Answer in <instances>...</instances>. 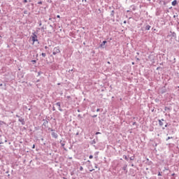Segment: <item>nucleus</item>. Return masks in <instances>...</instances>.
<instances>
[{"label": "nucleus", "mask_w": 179, "mask_h": 179, "mask_svg": "<svg viewBox=\"0 0 179 179\" xmlns=\"http://www.w3.org/2000/svg\"><path fill=\"white\" fill-rule=\"evenodd\" d=\"M8 142V140L6 139V137L5 136H3L0 141V144L2 145L4 143H6Z\"/></svg>", "instance_id": "obj_4"}, {"label": "nucleus", "mask_w": 179, "mask_h": 179, "mask_svg": "<svg viewBox=\"0 0 179 179\" xmlns=\"http://www.w3.org/2000/svg\"><path fill=\"white\" fill-rule=\"evenodd\" d=\"M49 20H51V18H49Z\"/></svg>", "instance_id": "obj_58"}, {"label": "nucleus", "mask_w": 179, "mask_h": 179, "mask_svg": "<svg viewBox=\"0 0 179 179\" xmlns=\"http://www.w3.org/2000/svg\"><path fill=\"white\" fill-rule=\"evenodd\" d=\"M41 21H40V22H39V26H41Z\"/></svg>", "instance_id": "obj_41"}, {"label": "nucleus", "mask_w": 179, "mask_h": 179, "mask_svg": "<svg viewBox=\"0 0 179 179\" xmlns=\"http://www.w3.org/2000/svg\"><path fill=\"white\" fill-rule=\"evenodd\" d=\"M164 111H171V107H167L166 106L164 108Z\"/></svg>", "instance_id": "obj_9"}, {"label": "nucleus", "mask_w": 179, "mask_h": 179, "mask_svg": "<svg viewBox=\"0 0 179 179\" xmlns=\"http://www.w3.org/2000/svg\"><path fill=\"white\" fill-rule=\"evenodd\" d=\"M158 176H162V173H160V172H159Z\"/></svg>", "instance_id": "obj_40"}, {"label": "nucleus", "mask_w": 179, "mask_h": 179, "mask_svg": "<svg viewBox=\"0 0 179 179\" xmlns=\"http://www.w3.org/2000/svg\"><path fill=\"white\" fill-rule=\"evenodd\" d=\"M72 71H73V69L69 70V72H72Z\"/></svg>", "instance_id": "obj_43"}, {"label": "nucleus", "mask_w": 179, "mask_h": 179, "mask_svg": "<svg viewBox=\"0 0 179 179\" xmlns=\"http://www.w3.org/2000/svg\"><path fill=\"white\" fill-rule=\"evenodd\" d=\"M135 159V157H131L130 160H134Z\"/></svg>", "instance_id": "obj_21"}, {"label": "nucleus", "mask_w": 179, "mask_h": 179, "mask_svg": "<svg viewBox=\"0 0 179 179\" xmlns=\"http://www.w3.org/2000/svg\"><path fill=\"white\" fill-rule=\"evenodd\" d=\"M87 162H88V163H90V160H88Z\"/></svg>", "instance_id": "obj_52"}, {"label": "nucleus", "mask_w": 179, "mask_h": 179, "mask_svg": "<svg viewBox=\"0 0 179 179\" xmlns=\"http://www.w3.org/2000/svg\"><path fill=\"white\" fill-rule=\"evenodd\" d=\"M43 127H44L45 129L48 128V120L43 119Z\"/></svg>", "instance_id": "obj_3"}, {"label": "nucleus", "mask_w": 179, "mask_h": 179, "mask_svg": "<svg viewBox=\"0 0 179 179\" xmlns=\"http://www.w3.org/2000/svg\"><path fill=\"white\" fill-rule=\"evenodd\" d=\"M38 30H40V28H38Z\"/></svg>", "instance_id": "obj_61"}, {"label": "nucleus", "mask_w": 179, "mask_h": 179, "mask_svg": "<svg viewBox=\"0 0 179 179\" xmlns=\"http://www.w3.org/2000/svg\"><path fill=\"white\" fill-rule=\"evenodd\" d=\"M123 159H124V160H127L128 162V157H127V155H123Z\"/></svg>", "instance_id": "obj_16"}, {"label": "nucleus", "mask_w": 179, "mask_h": 179, "mask_svg": "<svg viewBox=\"0 0 179 179\" xmlns=\"http://www.w3.org/2000/svg\"><path fill=\"white\" fill-rule=\"evenodd\" d=\"M31 39L33 43L38 42V37L37 36V33L34 32L32 33Z\"/></svg>", "instance_id": "obj_1"}, {"label": "nucleus", "mask_w": 179, "mask_h": 179, "mask_svg": "<svg viewBox=\"0 0 179 179\" xmlns=\"http://www.w3.org/2000/svg\"><path fill=\"white\" fill-rule=\"evenodd\" d=\"M127 12H129V10H128Z\"/></svg>", "instance_id": "obj_60"}, {"label": "nucleus", "mask_w": 179, "mask_h": 179, "mask_svg": "<svg viewBox=\"0 0 179 179\" xmlns=\"http://www.w3.org/2000/svg\"><path fill=\"white\" fill-rule=\"evenodd\" d=\"M145 30H150V25H149V24L146 25Z\"/></svg>", "instance_id": "obj_13"}, {"label": "nucleus", "mask_w": 179, "mask_h": 179, "mask_svg": "<svg viewBox=\"0 0 179 179\" xmlns=\"http://www.w3.org/2000/svg\"><path fill=\"white\" fill-rule=\"evenodd\" d=\"M157 16L159 15V13H156Z\"/></svg>", "instance_id": "obj_56"}, {"label": "nucleus", "mask_w": 179, "mask_h": 179, "mask_svg": "<svg viewBox=\"0 0 179 179\" xmlns=\"http://www.w3.org/2000/svg\"><path fill=\"white\" fill-rule=\"evenodd\" d=\"M32 64H36V60H31Z\"/></svg>", "instance_id": "obj_23"}, {"label": "nucleus", "mask_w": 179, "mask_h": 179, "mask_svg": "<svg viewBox=\"0 0 179 179\" xmlns=\"http://www.w3.org/2000/svg\"><path fill=\"white\" fill-rule=\"evenodd\" d=\"M76 135H79V133H77Z\"/></svg>", "instance_id": "obj_54"}, {"label": "nucleus", "mask_w": 179, "mask_h": 179, "mask_svg": "<svg viewBox=\"0 0 179 179\" xmlns=\"http://www.w3.org/2000/svg\"><path fill=\"white\" fill-rule=\"evenodd\" d=\"M41 30H44V27H42L41 28Z\"/></svg>", "instance_id": "obj_36"}, {"label": "nucleus", "mask_w": 179, "mask_h": 179, "mask_svg": "<svg viewBox=\"0 0 179 179\" xmlns=\"http://www.w3.org/2000/svg\"><path fill=\"white\" fill-rule=\"evenodd\" d=\"M59 52H61V50H59V46L53 48L52 55H57V54H59Z\"/></svg>", "instance_id": "obj_2"}, {"label": "nucleus", "mask_w": 179, "mask_h": 179, "mask_svg": "<svg viewBox=\"0 0 179 179\" xmlns=\"http://www.w3.org/2000/svg\"><path fill=\"white\" fill-rule=\"evenodd\" d=\"M60 145L62 146L64 150H66V148L64 147L65 146V141H60Z\"/></svg>", "instance_id": "obj_7"}, {"label": "nucleus", "mask_w": 179, "mask_h": 179, "mask_svg": "<svg viewBox=\"0 0 179 179\" xmlns=\"http://www.w3.org/2000/svg\"><path fill=\"white\" fill-rule=\"evenodd\" d=\"M96 169H97V165H95Z\"/></svg>", "instance_id": "obj_49"}, {"label": "nucleus", "mask_w": 179, "mask_h": 179, "mask_svg": "<svg viewBox=\"0 0 179 179\" xmlns=\"http://www.w3.org/2000/svg\"><path fill=\"white\" fill-rule=\"evenodd\" d=\"M24 3H27V0H24Z\"/></svg>", "instance_id": "obj_28"}, {"label": "nucleus", "mask_w": 179, "mask_h": 179, "mask_svg": "<svg viewBox=\"0 0 179 179\" xmlns=\"http://www.w3.org/2000/svg\"><path fill=\"white\" fill-rule=\"evenodd\" d=\"M107 41H103L102 42V43L101 44V47H103V45H105L106 44Z\"/></svg>", "instance_id": "obj_14"}, {"label": "nucleus", "mask_w": 179, "mask_h": 179, "mask_svg": "<svg viewBox=\"0 0 179 179\" xmlns=\"http://www.w3.org/2000/svg\"><path fill=\"white\" fill-rule=\"evenodd\" d=\"M19 122H21L22 125H24V124H26V122H24V118L23 117H20L18 120Z\"/></svg>", "instance_id": "obj_6"}, {"label": "nucleus", "mask_w": 179, "mask_h": 179, "mask_svg": "<svg viewBox=\"0 0 179 179\" xmlns=\"http://www.w3.org/2000/svg\"><path fill=\"white\" fill-rule=\"evenodd\" d=\"M36 148V145H33V146H32V149H35Z\"/></svg>", "instance_id": "obj_26"}, {"label": "nucleus", "mask_w": 179, "mask_h": 179, "mask_svg": "<svg viewBox=\"0 0 179 179\" xmlns=\"http://www.w3.org/2000/svg\"><path fill=\"white\" fill-rule=\"evenodd\" d=\"M136 59H137V61H139V58H137Z\"/></svg>", "instance_id": "obj_50"}, {"label": "nucleus", "mask_w": 179, "mask_h": 179, "mask_svg": "<svg viewBox=\"0 0 179 179\" xmlns=\"http://www.w3.org/2000/svg\"><path fill=\"white\" fill-rule=\"evenodd\" d=\"M57 17H58V19H59V17H61V16H59V15H57Z\"/></svg>", "instance_id": "obj_35"}, {"label": "nucleus", "mask_w": 179, "mask_h": 179, "mask_svg": "<svg viewBox=\"0 0 179 179\" xmlns=\"http://www.w3.org/2000/svg\"><path fill=\"white\" fill-rule=\"evenodd\" d=\"M160 121H162L163 122V121H164V119H162V120H160Z\"/></svg>", "instance_id": "obj_42"}, {"label": "nucleus", "mask_w": 179, "mask_h": 179, "mask_svg": "<svg viewBox=\"0 0 179 179\" xmlns=\"http://www.w3.org/2000/svg\"><path fill=\"white\" fill-rule=\"evenodd\" d=\"M24 13L26 15V14H27V10H24Z\"/></svg>", "instance_id": "obj_30"}, {"label": "nucleus", "mask_w": 179, "mask_h": 179, "mask_svg": "<svg viewBox=\"0 0 179 179\" xmlns=\"http://www.w3.org/2000/svg\"><path fill=\"white\" fill-rule=\"evenodd\" d=\"M176 176V173H172V176Z\"/></svg>", "instance_id": "obj_44"}, {"label": "nucleus", "mask_w": 179, "mask_h": 179, "mask_svg": "<svg viewBox=\"0 0 179 179\" xmlns=\"http://www.w3.org/2000/svg\"><path fill=\"white\" fill-rule=\"evenodd\" d=\"M6 173V174H8V173H9V171H7Z\"/></svg>", "instance_id": "obj_47"}, {"label": "nucleus", "mask_w": 179, "mask_h": 179, "mask_svg": "<svg viewBox=\"0 0 179 179\" xmlns=\"http://www.w3.org/2000/svg\"><path fill=\"white\" fill-rule=\"evenodd\" d=\"M134 164H131V167H134Z\"/></svg>", "instance_id": "obj_46"}, {"label": "nucleus", "mask_w": 179, "mask_h": 179, "mask_svg": "<svg viewBox=\"0 0 179 179\" xmlns=\"http://www.w3.org/2000/svg\"><path fill=\"white\" fill-rule=\"evenodd\" d=\"M78 113H80V110H78Z\"/></svg>", "instance_id": "obj_48"}, {"label": "nucleus", "mask_w": 179, "mask_h": 179, "mask_svg": "<svg viewBox=\"0 0 179 179\" xmlns=\"http://www.w3.org/2000/svg\"><path fill=\"white\" fill-rule=\"evenodd\" d=\"M41 55L42 57H43V58H45L47 55L45 53H42Z\"/></svg>", "instance_id": "obj_17"}, {"label": "nucleus", "mask_w": 179, "mask_h": 179, "mask_svg": "<svg viewBox=\"0 0 179 179\" xmlns=\"http://www.w3.org/2000/svg\"><path fill=\"white\" fill-rule=\"evenodd\" d=\"M39 5H41V3H43L41 1H39L38 3Z\"/></svg>", "instance_id": "obj_39"}, {"label": "nucleus", "mask_w": 179, "mask_h": 179, "mask_svg": "<svg viewBox=\"0 0 179 179\" xmlns=\"http://www.w3.org/2000/svg\"><path fill=\"white\" fill-rule=\"evenodd\" d=\"M56 106H57V107H59V111H63L62 108H61V103L60 102H57L56 103Z\"/></svg>", "instance_id": "obj_8"}, {"label": "nucleus", "mask_w": 179, "mask_h": 179, "mask_svg": "<svg viewBox=\"0 0 179 179\" xmlns=\"http://www.w3.org/2000/svg\"><path fill=\"white\" fill-rule=\"evenodd\" d=\"M169 139H173V137H168V138H166V141H169Z\"/></svg>", "instance_id": "obj_22"}, {"label": "nucleus", "mask_w": 179, "mask_h": 179, "mask_svg": "<svg viewBox=\"0 0 179 179\" xmlns=\"http://www.w3.org/2000/svg\"><path fill=\"white\" fill-rule=\"evenodd\" d=\"M96 117H97V115H92V118H96Z\"/></svg>", "instance_id": "obj_25"}, {"label": "nucleus", "mask_w": 179, "mask_h": 179, "mask_svg": "<svg viewBox=\"0 0 179 179\" xmlns=\"http://www.w3.org/2000/svg\"><path fill=\"white\" fill-rule=\"evenodd\" d=\"M70 159H72V157H70Z\"/></svg>", "instance_id": "obj_64"}, {"label": "nucleus", "mask_w": 179, "mask_h": 179, "mask_svg": "<svg viewBox=\"0 0 179 179\" xmlns=\"http://www.w3.org/2000/svg\"><path fill=\"white\" fill-rule=\"evenodd\" d=\"M64 179H68V178H63Z\"/></svg>", "instance_id": "obj_53"}, {"label": "nucleus", "mask_w": 179, "mask_h": 179, "mask_svg": "<svg viewBox=\"0 0 179 179\" xmlns=\"http://www.w3.org/2000/svg\"><path fill=\"white\" fill-rule=\"evenodd\" d=\"M134 125H135V122L134 123Z\"/></svg>", "instance_id": "obj_62"}, {"label": "nucleus", "mask_w": 179, "mask_h": 179, "mask_svg": "<svg viewBox=\"0 0 179 179\" xmlns=\"http://www.w3.org/2000/svg\"><path fill=\"white\" fill-rule=\"evenodd\" d=\"M114 13H115V11H114V10H113L111 11V13H110V16H111L112 17H114Z\"/></svg>", "instance_id": "obj_15"}, {"label": "nucleus", "mask_w": 179, "mask_h": 179, "mask_svg": "<svg viewBox=\"0 0 179 179\" xmlns=\"http://www.w3.org/2000/svg\"><path fill=\"white\" fill-rule=\"evenodd\" d=\"M122 170H127V166H123Z\"/></svg>", "instance_id": "obj_19"}, {"label": "nucleus", "mask_w": 179, "mask_h": 179, "mask_svg": "<svg viewBox=\"0 0 179 179\" xmlns=\"http://www.w3.org/2000/svg\"><path fill=\"white\" fill-rule=\"evenodd\" d=\"M2 122V124H3V122Z\"/></svg>", "instance_id": "obj_63"}, {"label": "nucleus", "mask_w": 179, "mask_h": 179, "mask_svg": "<svg viewBox=\"0 0 179 179\" xmlns=\"http://www.w3.org/2000/svg\"><path fill=\"white\" fill-rule=\"evenodd\" d=\"M176 5H177V0H174L173 1H172L173 6H176Z\"/></svg>", "instance_id": "obj_12"}, {"label": "nucleus", "mask_w": 179, "mask_h": 179, "mask_svg": "<svg viewBox=\"0 0 179 179\" xmlns=\"http://www.w3.org/2000/svg\"><path fill=\"white\" fill-rule=\"evenodd\" d=\"M162 129H165V128H164V127H163V128H162Z\"/></svg>", "instance_id": "obj_57"}, {"label": "nucleus", "mask_w": 179, "mask_h": 179, "mask_svg": "<svg viewBox=\"0 0 179 179\" xmlns=\"http://www.w3.org/2000/svg\"><path fill=\"white\" fill-rule=\"evenodd\" d=\"M101 134V133L97 131V132L95 133V135H100Z\"/></svg>", "instance_id": "obj_20"}, {"label": "nucleus", "mask_w": 179, "mask_h": 179, "mask_svg": "<svg viewBox=\"0 0 179 179\" xmlns=\"http://www.w3.org/2000/svg\"><path fill=\"white\" fill-rule=\"evenodd\" d=\"M40 75H41V73L38 72V76H40Z\"/></svg>", "instance_id": "obj_34"}, {"label": "nucleus", "mask_w": 179, "mask_h": 179, "mask_svg": "<svg viewBox=\"0 0 179 179\" xmlns=\"http://www.w3.org/2000/svg\"><path fill=\"white\" fill-rule=\"evenodd\" d=\"M48 48V46H45V50H47Z\"/></svg>", "instance_id": "obj_37"}, {"label": "nucleus", "mask_w": 179, "mask_h": 179, "mask_svg": "<svg viewBox=\"0 0 179 179\" xmlns=\"http://www.w3.org/2000/svg\"><path fill=\"white\" fill-rule=\"evenodd\" d=\"M99 111H100V108L96 109V112L99 113Z\"/></svg>", "instance_id": "obj_31"}, {"label": "nucleus", "mask_w": 179, "mask_h": 179, "mask_svg": "<svg viewBox=\"0 0 179 179\" xmlns=\"http://www.w3.org/2000/svg\"><path fill=\"white\" fill-rule=\"evenodd\" d=\"M52 138H55V139H57L58 138V134L55 133V131H52L51 134Z\"/></svg>", "instance_id": "obj_5"}, {"label": "nucleus", "mask_w": 179, "mask_h": 179, "mask_svg": "<svg viewBox=\"0 0 179 179\" xmlns=\"http://www.w3.org/2000/svg\"><path fill=\"white\" fill-rule=\"evenodd\" d=\"M48 130H49V131H51L52 132H54V131H55V129H51V128H48Z\"/></svg>", "instance_id": "obj_18"}, {"label": "nucleus", "mask_w": 179, "mask_h": 179, "mask_svg": "<svg viewBox=\"0 0 179 179\" xmlns=\"http://www.w3.org/2000/svg\"><path fill=\"white\" fill-rule=\"evenodd\" d=\"M52 110L55 111V107H54V106L52 107Z\"/></svg>", "instance_id": "obj_32"}, {"label": "nucleus", "mask_w": 179, "mask_h": 179, "mask_svg": "<svg viewBox=\"0 0 179 179\" xmlns=\"http://www.w3.org/2000/svg\"><path fill=\"white\" fill-rule=\"evenodd\" d=\"M168 125H169V124H168V123H166V124H165V128H167Z\"/></svg>", "instance_id": "obj_29"}, {"label": "nucleus", "mask_w": 179, "mask_h": 179, "mask_svg": "<svg viewBox=\"0 0 179 179\" xmlns=\"http://www.w3.org/2000/svg\"><path fill=\"white\" fill-rule=\"evenodd\" d=\"M80 170H83V167L81 166V167H80Z\"/></svg>", "instance_id": "obj_45"}, {"label": "nucleus", "mask_w": 179, "mask_h": 179, "mask_svg": "<svg viewBox=\"0 0 179 179\" xmlns=\"http://www.w3.org/2000/svg\"><path fill=\"white\" fill-rule=\"evenodd\" d=\"M96 143H97V142L96 141V140H92L91 142H90V144L91 145H96Z\"/></svg>", "instance_id": "obj_11"}, {"label": "nucleus", "mask_w": 179, "mask_h": 179, "mask_svg": "<svg viewBox=\"0 0 179 179\" xmlns=\"http://www.w3.org/2000/svg\"><path fill=\"white\" fill-rule=\"evenodd\" d=\"M90 159H93V155H90Z\"/></svg>", "instance_id": "obj_27"}, {"label": "nucleus", "mask_w": 179, "mask_h": 179, "mask_svg": "<svg viewBox=\"0 0 179 179\" xmlns=\"http://www.w3.org/2000/svg\"><path fill=\"white\" fill-rule=\"evenodd\" d=\"M78 118H82V115L80 114L78 115Z\"/></svg>", "instance_id": "obj_24"}, {"label": "nucleus", "mask_w": 179, "mask_h": 179, "mask_svg": "<svg viewBox=\"0 0 179 179\" xmlns=\"http://www.w3.org/2000/svg\"><path fill=\"white\" fill-rule=\"evenodd\" d=\"M16 117H17V118H20V116L19 115H16Z\"/></svg>", "instance_id": "obj_33"}, {"label": "nucleus", "mask_w": 179, "mask_h": 179, "mask_svg": "<svg viewBox=\"0 0 179 179\" xmlns=\"http://www.w3.org/2000/svg\"><path fill=\"white\" fill-rule=\"evenodd\" d=\"M158 122H159V127H163V125L164 124L163 123V122H162V120H158Z\"/></svg>", "instance_id": "obj_10"}, {"label": "nucleus", "mask_w": 179, "mask_h": 179, "mask_svg": "<svg viewBox=\"0 0 179 179\" xmlns=\"http://www.w3.org/2000/svg\"><path fill=\"white\" fill-rule=\"evenodd\" d=\"M176 36V33H173V36L174 37Z\"/></svg>", "instance_id": "obj_38"}, {"label": "nucleus", "mask_w": 179, "mask_h": 179, "mask_svg": "<svg viewBox=\"0 0 179 179\" xmlns=\"http://www.w3.org/2000/svg\"><path fill=\"white\" fill-rule=\"evenodd\" d=\"M124 23H127V21H124Z\"/></svg>", "instance_id": "obj_51"}, {"label": "nucleus", "mask_w": 179, "mask_h": 179, "mask_svg": "<svg viewBox=\"0 0 179 179\" xmlns=\"http://www.w3.org/2000/svg\"><path fill=\"white\" fill-rule=\"evenodd\" d=\"M9 176H10V175L8 174V177H9Z\"/></svg>", "instance_id": "obj_59"}, {"label": "nucleus", "mask_w": 179, "mask_h": 179, "mask_svg": "<svg viewBox=\"0 0 179 179\" xmlns=\"http://www.w3.org/2000/svg\"><path fill=\"white\" fill-rule=\"evenodd\" d=\"M157 16L159 15V13H156Z\"/></svg>", "instance_id": "obj_55"}]
</instances>
